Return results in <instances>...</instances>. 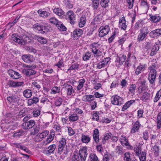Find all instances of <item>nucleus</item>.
Here are the masks:
<instances>
[{"instance_id":"nucleus-56","label":"nucleus","mask_w":161,"mask_h":161,"mask_svg":"<svg viewBox=\"0 0 161 161\" xmlns=\"http://www.w3.org/2000/svg\"><path fill=\"white\" fill-rule=\"evenodd\" d=\"M32 114L33 117H36L40 115V112L39 109H36L33 111L32 112Z\"/></svg>"},{"instance_id":"nucleus-50","label":"nucleus","mask_w":161,"mask_h":161,"mask_svg":"<svg viewBox=\"0 0 161 161\" xmlns=\"http://www.w3.org/2000/svg\"><path fill=\"white\" fill-rule=\"evenodd\" d=\"M109 0H101L100 4L102 7L106 8L108 6V3Z\"/></svg>"},{"instance_id":"nucleus-20","label":"nucleus","mask_w":161,"mask_h":161,"mask_svg":"<svg viewBox=\"0 0 161 161\" xmlns=\"http://www.w3.org/2000/svg\"><path fill=\"white\" fill-rule=\"evenodd\" d=\"M92 136L94 141L96 143H98L99 141V133L97 129H95L93 130Z\"/></svg>"},{"instance_id":"nucleus-7","label":"nucleus","mask_w":161,"mask_h":161,"mask_svg":"<svg viewBox=\"0 0 161 161\" xmlns=\"http://www.w3.org/2000/svg\"><path fill=\"white\" fill-rule=\"evenodd\" d=\"M99 36L102 37L107 35L110 31L109 26L106 25L105 26H101L99 29Z\"/></svg>"},{"instance_id":"nucleus-12","label":"nucleus","mask_w":161,"mask_h":161,"mask_svg":"<svg viewBox=\"0 0 161 161\" xmlns=\"http://www.w3.org/2000/svg\"><path fill=\"white\" fill-rule=\"evenodd\" d=\"M35 121L33 120H30L28 122L24 123L22 125V128L25 129H28L32 128L35 125Z\"/></svg>"},{"instance_id":"nucleus-5","label":"nucleus","mask_w":161,"mask_h":161,"mask_svg":"<svg viewBox=\"0 0 161 161\" xmlns=\"http://www.w3.org/2000/svg\"><path fill=\"white\" fill-rule=\"evenodd\" d=\"M111 103L114 105L120 106L124 103L123 98L117 95H114L111 98Z\"/></svg>"},{"instance_id":"nucleus-21","label":"nucleus","mask_w":161,"mask_h":161,"mask_svg":"<svg viewBox=\"0 0 161 161\" xmlns=\"http://www.w3.org/2000/svg\"><path fill=\"white\" fill-rule=\"evenodd\" d=\"M141 126V124L140 123L139 121L138 120L136 121L133 125L130 131V133L132 134L136 133L139 130Z\"/></svg>"},{"instance_id":"nucleus-27","label":"nucleus","mask_w":161,"mask_h":161,"mask_svg":"<svg viewBox=\"0 0 161 161\" xmlns=\"http://www.w3.org/2000/svg\"><path fill=\"white\" fill-rule=\"evenodd\" d=\"M135 102V100H130L126 102L123 105L122 108V111L123 112L126 110Z\"/></svg>"},{"instance_id":"nucleus-59","label":"nucleus","mask_w":161,"mask_h":161,"mask_svg":"<svg viewBox=\"0 0 161 161\" xmlns=\"http://www.w3.org/2000/svg\"><path fill=\"white\" fill-rule=\"evenodd\" d=\"M63 102V99L60 98H57L55 101V104L57 106H58L61 105Z\"/></svg>"},{"instance_id":"nucleus-11","label":"nucleus","mask_w":161,"mask_h":161,"mask_svg":"<svg viewBox=\"0 0 161 161\" xmlns=\"http://www.w3.org/2000/svg\"><path fill=\"white\" fill-rule=\"evenodd\" d=\"M146 79L145 76L143 75H142L138 79V82L141 85V86H140L138 88L139 93L142 92L143 86H145Z\"/></svg>"},{"instance_id":"nucleus-13","label":"nucleus","mask_w":161,"mask_h":161,"mask_svg":"<svg viewBox=\"0 0 161 161\" xmlns=\"http://www.w3.org/2000/svg\"><path fill=\"white\" fill-rule=\"evenodd\" d=\"M119 26L121 29L124 30H126L127 25L126 21L124 17H121L119 18Z\"/></svg>"},{"instance_id":"nucleus-28","label":"nucleus","mask_w":161,"mask_h":161,"mask_svg":"<svg viewBox=\"0 0 161 161\" xmlns=\"http://www.w3.org/2000/svg\"><path fill=\"white\" fill-rule=\"evenodd\" d=\"M150 20L153 22H157L161 19V18L158 15H153L152 14H150Z\"/></svg>"},{"instance_id":"nucleus-62","label":"nucleus","mask_w":161,"mask_h":161,"mask_svg":"<svg viewBox=\"0 0 161 161\" xmlns=\"http://www.w3.org/2000/svg\"><path fill=\"white\" fill-rule=\"evenodd\" d=\"M116 34V31H114L113 33V35L108 39V41L109 43L111 42L114 39Z\"/></svg>"},{"instance_id":"nucleus-24","label":"nucleus","mask_w":161,"mask_h":161,"mask_svg":"<svg viewBox=\"0 0 161 161\" xmlns=\"http://www.w3.org/2000/svg\"><path fill=\"white\" fill-rule=\"evenodd\" d=\"M64 86H65L67 90V94L68 95H71L72 93H74L75 91L71 86L67 84H64Z\"/></svg>"},{"instance_id":"nucleus-52","label":"nucleus","mask_w":161,"mask_h":161,"mask_svg":"<svg viewBox=\"0 0 161 161\" xmlns=\"http://www.w3.org/2000/svg\"><path fill=\"white\" fill-rule=\"evenodd\" d=\"M152 65L150 66V69H155L157 67V59H153L152 61Z\"/></svg>"},{"instance_id":"nucleus-4","label":"nucleus","mask_w":161,"mask_h":161,"mask_svg":"<svg viewBox=\"0 0 161 161\" xmlns=\"http://www.w3.org/2000/svg\"><path fill=\"white\" fill-rule=\"evenodd\" d=\"M149 31L148 28L143 27L140 30V32L138 35L137 40L139 42L142 41L147 36Z\"/></svg>"},{"instance_id":"nucleus-15","label":"nucleus","mask_w":161,"mask_h":161,"mask_svg":"<svg viewBox=\"0 0 161 161\" xmlns=\"http://www.w3.org/2000/svg\"><path fill=\"white\" fill-rule=\"evenodd\" d=\"M53 13L58 16L61 19L64 18L65 13L61 8H57L53 9Z\"/></svg>"},{"instance_id":"nucleus-35","label":"nucleus","mask_w":161,"mask_h":161,"mask_svg":"<svg viewBox=\"0 0 161 161\" xmlns=\"http://www.w3.org/2000/svg\"><path fill=\"white\" fill-rule=\"evenodd\" d=\"M23 95L24 97L27 98L30 97L32 95V92L31 90L26 89L23 92Z\"/></svg>"},{"instance_id":"nucleus-42","label":"nucleus","mask_w":161,"mask_h":161,"mask_svg":"<svg viewBox=\"0 0 161 161\" xmlns=\"http://www.w3.org/2000/svg\"><path fill=\"white\" fill-rule=\"evenodd\" d=\"M91 55L92 54L90 52H86L82 57L83 60L85 61L89 60Z\"/></svg>"},{"instance_id":"nucleus-23","label":"nucleus","mask_w":161,"mask_h":161,"mask_svg":"<svg viewBox=\"0 0 161 161\" xmlns=\"http://www.w3.org/2000/svg\"><path fill=\"white\" fill-rule=\"evenodd\" d=\"M145 68L146 66L145 64L142 65L140 64L136 69L135 73L136 75H138L140 74L142 72L144 71Z\"/></svg>"},{"instance_id":"nucleus-53","label":"nucleus","mask_w":161,"mask_h":161,"mask_svg":"<svg viewBox=\"0 0 161 161\" xmlns=\"http://www.w3.org/2000/svg\"><path fill=\"white\" fill-rule=\"evenodd\" d=\"M123 149L121 146H117L115 148V151L119 155H121L123 153Z\"/></svg>"},{"instance_id":"nucleus-31","label":"nucleus","mask_w":161,"mask_h":161,"mask_svg":"<svg viewBox=\"0 0 161 161\" xmlns=\"http://www.w3.org/2000/svg\"><path fill=\"white\" fill-rule=\"evenodd\" d=\"M159 45L156 43L152 47L150 55L151 56L154 55L159 50Z\"/></svg>"},{"instance_id":"nucleus-30","label":"nucleus","mask_w":161,"mask_h":161,"mask_svg":"<svg viewBox=\"0 0 161 161\" xmlns=\"http://www.w3.org/2000/svg\"><path fill=\"white\" fill-rule=\"evenodd\" d=\"M68 119L70 122H74L77 121L79 119L78 115L75 113L70 114L69 116Z\"/></svg>"},{"instance_id":"nucleus-34","label":"nucleus","mask_w":161,"mask_h":161,"mask_svg":"<svg viewBox=\"0 0 161 161\" xmlns=\"http://www.w3.org/2000/svg\"><path fill=\"white\" fill-rule=\"evenodd\" d=\"M102 20V18L101 16L99 15H97L93 19V21L91 22V24L93 25L95 24H98Z\"/></svg>"},{"instance_id":"nucleus-14","label":"nucleus","mask_w":161,"mask_h":161,"mask_svg":"<svg viewBox=\"0 0 161 161\" xmlns=\"http://www.w3.org/2000/svg\"><path fill=\"white\" fill-rule=\"evenodd\" d=\"M66 14L69 20L70 23L72 25L74 24L75 19V15L74 13L71 10H69L67 13Z\"/></svg>"},{"instance_id":"nucleus-33","label":"nucleus","mask_w":161,"mask_h":161,"mask_svg":"<svg viewBox=\"0 0 161 161\" xmlns=\"http://www.w3.org/2000/svg\"><path fill=\"white\" fill-rule=\"evenodd\" d=\"M36 38L37 41L42 44H46L47 42V40L45 37L41 36H36Z\"/></svg>"},{"instance_id":"nucleus-6","label":"nucleus","mask_w":161,"mask_h":161,"mask_svg":"<svg viewBox=\"0 0 161 161\" xmlns=\"http://www.w3.org/2000/svg\"><path fill=\"white\" fill-rule=\"evenodd\" d=\"M90 47L92 50V51L95 56L99 57L102 55L101 51L99 50L98 45L97 43H94L91 44Z\"/></svg>"},{"instance_id":"nucleus-10","label":"nucleus","mask_w":161,"mask_h":161,"mask_svg":"<svg viewBox=\"0 0 161 161\" xmlns=\"http://www.w3.org/2000/svg\"><path fill=\"white\" fill-rule=\"evenodd\" d=\"M79 155L81 161H85L87 156V148L83 147L79 151Z\"/></svg>"},{"instance_id":"nucleus-47","label":"nucleus","mask_w":161,"mask_h":161,"mask_svg":"<svg viewBox=\"0 0 161 161\" xmlns=\"http://www.w3.org/2000/svg\"><path fill=\"white\" fill-rule=\"evenodd\" d=\"M56 26L60 31H66L67 29L66 27L60 21V23H59Z\"/></svg>"},{"instance_id":"nucleus-38","label":"nucleus","mask_w":161,"mask_h":161,"mask_svg":"<svg viewBox=\"0 0 161 161\" xmlns=\"http://www.w3.org/2000/svg\"><path fill=\"white\" fill-rule=\"evenodd\" d=\"M112 135V133L110 132L106 134L103 138L102 142L103 144H105L106 142V141L108 140L109 138H110Z\"/></svg>"},{"instance_id":"nucleus-58","label":"nucleus","mask_w":161,"mask_h":161,"mask_svg":"<svg viewBox=\"0 0 161 161\" xmlns=\"http://www.w3.org/2000/svg\"><path fill=\"white\" fill-rule=\"evenodd\" d=\"M153 150L156 156L158 155L159 147L158 146H154L153 147Z\"/></svg>"},{"instance_id":"nucleus-61","label":"nucleus","mask_w":161,"mask_h":161,"mask_svg":"<svg viewBox=\"0 0 161 161\" xmlns=\"http://www.w3.org/2000/svg\"><path fill=\"white\" fill-rule=\"evenodd\" d=\"M119 85V82L118 80H115L113 81L111 83L110 86V88H115L117 87Z\"/></svg>"},{"instance_id":"nucleus-45","label":"nucleus","mask_w":161,"mask_h":161,"mask_svg":"<svg viewBox=\"0 0 161 161\" xmlns=\"http://www.w3.org/2000/svg\"><path fill=\"white\" fill-rule=\"evenodd\" d=\"M150 94L149 93L146 92H144L141 99L142 100L145 101L146 100H148L150 98Z\"/></svg>"},{"instance_id":"nucleus-26","label":"nucleus","mask_w":161,"mask_h":161,"mask_svg":"<svg viewBox=\"0 0 161 161\" xmlns=\"http://www.w3.org/2000/svg\"><path fill=\"white\" fill-rule=\"evenodd\" d=\"M7 100L10 103H17L19 100V98L17 95L10 96L7 97Z\"/></svg>"},{"instance_id":"nucleus-8","label":"nucleus","mask_w":161,"mask_h":161,"mask_svg":"<svg viewBox=\"0 0 161 161\" xmlns=\"http://www.w3.org/2000/svg\"><path fill=\"white\" fill-rule=\"evenodd\" d=\"M157 71L155 69H151L148 74V80L151 84H153L156 80Z\"/></svg>"},{"instance_id":"nucleus-44","label":"nucleus","mask_w":161,"mask_h":161,"mask_svg":"<svg viewBox=\"0 0 161 161\" xmlns=\"http://www.w3.org/2000/svg\"><path fill=\"white\" fill-rule=\"evenodd\" d=\"M90 161H99L97 155L93 153H91L89 156Z\"/></svg>"},{"instance_id":"nucleus-18","label":"nucleus","mask_w":161,"mask_h":161,"mask_svg":"<svg viewBox=\"0 0 161 161\" xmlns=\"http://www.w3.org/2000/svg\"><path fill=\"white\" fill-rule=\"evenodd\" d=\"M83 34L82 29H77L75 30L73 33V39L77 40Z\"/></svg>"},{"instance_id":"nucleus-17","label":"nucleus","mask_w":161,"mask_h":161,"mask_svg":"<svg viewBox=\"0 0 161 161\" xmlns=\"http://www.w3.org/2000/svg\"><path fill=\"white\" fill-rule=\"evenodd\" d=\"M91 137V136L90 135L82 134L81 137V141L83 143L87 144L90 142Z\"/></svg>"},{"instance_id":"nucleus-22","label":"nucleus","mask_w":161,"mask_h":161,"mask_svg":"<svg viewBox=\"0 0 161 161\" xmlns=\"http://www.w3.org/2000/svg\"><path fill=\"white\" fill-rule=\"evenodd\" d=\"M38 97H34L33 98L29 99L27 100V103L28 106H31L32 104H36L39 101Z\"/></svg>"},{"instance_id":"nucleus-36","label":"nucleus","mask_w":161,"mask_h":161,"mask_svg":"<svg viewBox=\"0 0 161 161\" xmlns=\"http://www.w3.org/2000/svg\"><path fill=\"white\" fill-rule=\"evenodd\" d=\"M85 82L86 80L84 78L79 80L78 81L79 84L77 86V90L78 91L80 90L83 87Z\"/></svg>"},{"instance_id":"nucleus-63","label":"nucleus","mask_w":161,"mask_h":161,"mask_svg":"<svg viewBox=\"0 0 161 161\" xmlns=\"http://www.w3.org/2000/svg\"><path fill=\"white\" fill-rule=\"evenodd\" d=\"M116 34V31H114L113 33V35L108 39V41L109 43L111 42L114 39Z\"/></svg>"},{"instance_id":"nucleus-39","label":"nucleus","mask_w":161,"mask_h":161,"mask_svg":"<svg viewBox=\"0 0 161 161\" xmlns=\"http://www.w3.org/2000/svg\"><path fill=\"white\" fill-rule=\"evenodd\" d=\"M49 21L50 23L55 25L56 26L59 23H60V21L54 17L50 18L49 19Z\"/></svg>"},{"instance_id":"nucleus-32","label":"nucleus","mask_w":161,"mask_h":161,"mask_svg":"<svg viewBox=\"0 0 161 161\" xmlns=\"http://www.w3.org/2000/svg\"><path fill=\"white\" fill-rule=\"evenodd\" d=\"M37 12L40 14V16L44 18H46L49 16L51 14L48 12L42 11L41 10H38Z\"/></svg>"},{"instance_id":"nucleus-16","label":"nucleus","mask_w":161,"mask_h":161,"mask_svg":"<svg viewBox=\"0 0 161 161\" xmlns=\"http://www.w3.org/2000/svg\"><path fill=\"white\" fill-rule=\"evenodd\" d=\"M22 59L24 62L26 63L32 62L34 60L33 56L30 54H24L21 56Z\"/></svg>"},{"instance_id":"nucleus-51","label":"nucleus","mask_w":161,"mask_h":161,"mask_svg":"<svg viewBox=\"0 0 161 161\" xmlns=\"http://www.w3.org/2000/svg\"><path fill=\"white\" fill-rule=\"evenodd\" d=\"M161 97V90H159L158 91L156 94V95L154 99V102H157L159 99Z\"/></svg>"},{"instance_id":"nucleus-25","label":"nucleus","mask_w":161,"mask_h":161,"mask_svg":"<svg viewBox=\"0 0 161 161\" xmlns=\"http://www.w3.org/2000/svg\"><path fill=\"white\" fill-rule=\"evenodd\" d=\"M94 98L95 97L93 95H86L83 96L82 100L85 102H91L94 100Z\"/></svg>"},{"instance_id":"nucleus-54","label":"nucleus","mask_w":161,"mask_h":161,"mask_svg":"<svg viewBox=\"0 0 161 161\" xmlns=\"http://www.w3.org/2000/svg\"><path fill=\"white\" fill-rule=\"evenodd\" d=\"M11 145L14 147L19 148L20 149H23V146L21 145V143H19L15 142L12 143Z\"/></svg>"},{"instance_id":"nucleus-41","label":"nucleus","mask_w":161,"mask_h":161,"mask_svg":"<svg viewBox=\"0 0 161 161\" xmlns=\"http://www.w3.org/2000/svg\"><path fill=\"white\" fill-rule=\"evenodd\" d=\"M24 131L22 130H19L14 133L13 137H19L24 134Z\"/></svg>"},{"instance_id":"nucleus-55","label":"nucleus","mask_w":161,"mask_h":161,"mask_svg":"<svg viewBox=\"0 0 161 161\" xmlns=\"http://www.w3.org/2000/svg\"><path fill=\"white\" fill-rule=\"evenodd\" d=\"M136 88V86L135 84H132L130 86L129 89V92L131 93L134 94L135 90Z\"/></svg>"},{"instance_id":"nucleus-19","label":"nucleus","mask_w":161,"mask_h":161,"mask_svg":"<svg viewBox=\"0 0 161 161\" xmlns=\"http://www.w3.org/2000/svg\"><path fill=\"white\" fill-rule=\"evenodd\" d=\"M24 84L23 82H16L12 80H9L7 85L9 87H17L21 86Z\"/></svg>"},{"instance_id":"nucleus-3","label":"nucleus","mask_w":161,"mask_h":161,"mask_svg":"<svg viewBox=\"0 0 161 161\" xmlns=\"http://www.w3.org/2000/svg\"><path fill=\"white\" fill-rule=\"evenodd\" d=\"M25 67L26 69H23V73L26 75L30 76L36 73V71L34 70L36 68V65H25Z\"/></svg>"},{"instance_id":"nucleus-57","label":"nucleus","mask_w":161,"mask_h":161,"mask_svg":"<svg viewBox=\"0 0 161 161\" xmlns=\"http://www.w3.org/2000/svg\"><path fill=\"white\" fill-rule=\"evenodd\" d=\"M48 131L45 130L42 132L40 133L39 135V136L41 138H43L46 137L48 135Z\"/></svg>"},{"instance_id":"nucleus-43","label":"nucleus","mask_w":161,"mask_h":161,"mask_svg":"<svg viewBox=\"0 0 161 161\" xmlns=\"http://www.w3.org/2000/svg\"><path fill=\"white\" fill-rule=\"evenodd\" d=\"M118 57L119 58L118 62L120 65H122L125 61L126 56L124 55H120L119 57Z\"/></svg>"},{"instance_id":"nucleus-1","label":"nucleus","mask_w":161,"mask_h":161,"mask_svg":"<svg viewBox=\"0 0 161 161\" xmlns=\"http://www.w3.org/2000/svg\"><path fill=\"white\" fill-rule=\"evenodd\" d=\"M11 39L17 43L22 45H25L31 42V39L29 37L24 36L21 37L15 34L12 35Z\"/></svg>"},{"instance_id":"nucleus-9","label":"nucleus","mask_w":161,"mask_h":161,"mask_svg":"<svg viewBox=\"0 0 161 161\" xmlns=\"http://www.w3.org/2000/svg\"><path fill=\"white\" fill-rule=\"evenodd\" d=\"M66 144V140L63 137L59 141L58 145V153L61 154L63 152L64 148Z\"/></svg>"},{"instance_id":"nucleus-29","label":"nucleus","mask_w":161,"mask_h":161,"mask_svg":"<svg viewBox=\"0 0 161 161\" xmlns=\"http://www.w3.org/2000/svg\"><path fill=\"white\" fill-rule=\"evenodd\" d=\"M56 148V145L53 144L50 145L47 148L46 151L47 154H51L53 153Z\"/></svg>"},{"instance_id":"nucleus-60","label":"nucleus","mask_w":161,"mask_h":161,"mask_svg":"<svg viewBox=\"0 0 161 161\" xmlns=\"http://www.w3.org/2000/svg\"><path fill=\"white\" fill-rule=\"evenodd\" d=\"M126 2L128 4V7L129 8H132L133 6L134 3V0H126Z\"/></svg>"},{"instance_id":"nucleus-40","label":"nucleus","mask_w":161,"mask_h":161,"mask_svg":"<svg viewBox=\"0 0 161 161\" xmlns=\"http://www.w3.org/2000/svg\"><path fill=\"white\" fill-rule=\"evenodd\" d=\"M134 150L136 155L139 156L141 153L142 148L139 145H136L134 148Z\"/></svg>"},{"instance_id":"nucleus-49","label":"nucleus","mask_w":161,"mask_h":161,"mask_svg":"<svg viewBox=\"0 0 161 161\" xmlns=\"http://www.w3.org/2000/svg\"><path fill=\"white\" fill-rule=\"evenodd\" d=\"M93 7L94 9H97L99 6V0H92Z\"/></svg>"},{"instance_id":"nucleus-2","label":"nucleus","mask_w":161,"mask_h":161,"mask_svg":"<svg viewBox=\"0 0 161 161\" xmlns=\"http://www.w3.org/2000/svg\"><path fill=\"white\" fill-rule=\"evenodd\" d=\"M35 30H37L41 34H46L50 31V26L48 25H41L36 24L34 25Z\"/></svg>"},{"instance_id":"nucleus-46","label":"nucleus","mask_w":161,"mask_h":161,"mask_svg":"<svg viewBox=\"0 0 161 161\" xmlns=\"http://www.w3.org/2000/svg\"><path fill=\"white\" fill-rule=\"evenodd\" d=\"M60 87L55 86L52 88L51 89V94H56L59 93L60 92Z\"/></svg>"},{"instance_id":"nucleus-64","label":"nucleus","mask_w":161,"mask_h":161,"mask_svg":"<svg viewBox=\"0 0 161 161\" xmlns=\"http://www.w3.org/2000/svg\"><path fill=\"white\" fill-rule=\"evenodd\" d=\"M116 34V31H114L113 33V35L108 39V41L109 43L111 42L114 39Z\"/></svg>"},{"instance_id":"nucleus-37","label":"nucleus","mask_w":161,"mask_h":161,"mask_svg":"<svg viewBox=\"0 0 161 161\" xmlns=\"http://www.w3.org/2000/svg\"><path fill=\"white\" fill-rule=\"evenodd\" d=\"M86 22V19L84 16L81 17L80 19V21L79 23V26L80 27H83L85 25Z\"/></svg>"},{"instance_id":"nucleus-48","label":"nucleus","mask_w":161,"mask_h":161,"mask_svg":"<svg viewBox=\"0 0 161 161\" xmlns=\"http://www.w3.org/2000/svg\"><path fill=\"white\" fill-rule=\"evenodd\" d=\"M80 67V64L77 63L72 64L70 68L68 69V70H73L75 69H77Z\"/></svg>"}]
</instances>
